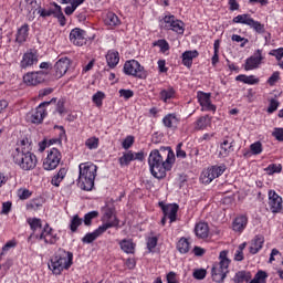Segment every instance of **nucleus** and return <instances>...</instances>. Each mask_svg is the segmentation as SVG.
<instances>
[{"instance_id": "nucleus-1", "label": "nucleus", "mask_w": 283, "mask_h": 283, "mask_svg": "<svg viewBox=\"0 0 283 283\" xmlns=\"http://www.w3.org/2000/svg\"><path fill=\"white\" fill-rule=\"evenodd\" d=\"M176 163V154L171 147H160V149H154L148 156V165L151 176L158 180L167 176V171H171L174 164Z\"/></svg>"}, {"instance_id": "nucleus-2", "label": "nucleus", "mask_w": 283, "mask_h": 283, "mask_svg": "<svg viewBox=\"0 0 283 283\" xmlns=\"http://www.w3.org/2000/svg\"><path fill=\"white\" fill-rule=\"evenodd\" d=\"M78 169H80V175H78L77 185L84 191H92V189H94V180H96L98 166L87 161V163L80 164Z\"/></svg>"}, {"instance_id": "nucleus-3", "label": "nucleus", "mask_w": 283, "mask_h": 283, "mask_svg": "<svg viewBox=\"0 0 283 283\" xmlns=\"http://www.w3.org/2000/svg\"><path fill=\"white\" fill-rule=\"evenodd\" d=\"M74 254L72 252L59 249L55 254L51 258L49 269L54 275H61L62 271H65L72 266Z\"/></svg>"}, {"instance_id": "nucleus-4", "label": "nucleus", "mask_w": 283, "mask_h": 283, "mask_svg": "<svg viewBox=\"0 0 283 283\" xmlns=\"http://www.w3.org/2000/svg\"><path fill=\"white\" fill-rule=\"evenodd\" d=\"M229 251L223 250L219 254V262L214 263L211 269L212 282L221 283L227 280V274L229 273V264L231 260L229 259Z\"/></svg>"}, {"instance_id": "nucleus-5", "label": "nucleus", "mask_w": 283, "mask_h": 283, "mask_svg": "<svg viewBox=\"0 0 283 283\" xmlns=\"http://www.w3.org/2000/svg\"><path fill=\"white\" fill-rule=\"evenodd\" d=\"M13 163L20 167L23 171H32L36 167V155L29 150H14Z\"/></svg>"}, {"instance_id": "nucleus-6", "label": "nucleus", "mask_w": 283, "mask_h": 283, "mask_svg": "<svg viewBox=\"0 0 283 283\" xmlns=\"http://www.w3.org/2000/svg\"><path fill=\"white\" fill-rule=\"evenodd\" d=\"M52 103H56L55 97H53L49 102H42L38 107L30 111L27 114L28 123H32L33 125H41V123H43V119L45 118V116H48V111L45 109V107H48V105H52Z\"/></svg>"}, {"instance_id": "nucleus-7", "label": "nucleus", "mask_w": 283, "mask_h": 283, "mask_svg": "<svg viewBox=\"0 0 283 283\" xmlns=\"http://www.w3.org/2000/svg\"><path fill=\"white\" fill-rule=\"evenodd\" d=\"M233 23L249 25V28H252V30H254V32H258V34H264L265 32L264 24H262L260 21H255L253 18H251V14L248 13L234 17Z\"/></svg>"}, {"instance_id": "nucleus-8", "label": "nucleus", "mask_w": 283, "mask_h": 283, "mask_svg": "<svg viewBox=\"0 0 283 283\" xmlns=\"http://www.w3.org/2000/svg\"><path fill=\"white\" fill-rule=\"evenodd\" d=\"M227 171V166L220 165V166H212L208 169L203 170L200 177V180L203 185H210V182H213L216 178H220L222 174Z\"/></svg>"}, {"instance_id": "nucleus-9", "label": "nucleus", "mask_w": 283, "mask_h": 283, "mask_svg": "<svg viewBox=\"0 0 283 283\" xmlns=\"http://www.w3.org/2000/svg\"><path fill=\"white\" fill-rule=\"evenodd\" d=\"M124 74L136 78H145V67L140 65L139 61L129 60L124 64Z\"/></svg>"}, {"instance_id": "nucleus-10", "label": "nucleus", "mask_w": 283, "mask_h": 283, "mask_svg": "<svg viewBox=\"0 0 283 283\" xmlns=\"http://www.w3.org/2000/svg\"><path fill=\"white\" fill-rule=\"evenodd\" d=\"M61 151L57 148H51L48 150L46 158L43 161V169L52 171L56 169L61 163Z\"/></svg>"}, {"instance_id": "nucleus-11", "label": "nucleus", "mask_w": 283, "mask_h": 283, "mask_svg": "<svg viewBox=\"0 0 283 283\" xmlns=\"http://www.w3.org/2000/svg\"><path fill=\"white\" fill-rule=\"evenodd\" d=\"M134 160H139L143 163V160H145V151L140 150L138 153H133L132 150H128L123 153V156L119 157L118 163L120 167H129L130 163Z\"/></svg>"}, {"instance_id": "nucleus-12", "label": "nucleus", "mask_w": 283, "mask_h": 283, "mask_svg": "<svg viewBox=\"0 0 283 283\" xmlns=\"http://www.w3.org/2000/svg\"><path fill=\"white\" fill-rule=\"evenodd\" d=\"M69 39L73 45L82 48L87 43V32L81 28L72 29L69 35Z\"/></svg>"}, {"instance_id": "nucleus-13", "label": "nucleus", "mask_w": 283, "mask_h": 283, "mask_svg": "<svg viewBox=\"0 0 283 283\" xmlns=\"http://www.w3.org/2000/svg\"><path fill=\"white\" fill-rule=\"evenodd\" d=\"M264 57L262 56V50L258 49L254 54L245 60L244 70L251 72V70H258L262 65Z\"/></svg>"}, {"instance_id": "nucleus-14", "label": "nucleus", "mask_w": 283, "mask_h": 283, "mask_svg": "<svg viewBox=\"0 0 283 283\" xmlns=\"http://www.w3.org/2000/svg\"><path fill=\"white\" fill-rule=\"evenodd\" d=\"M199 105L202 107V112H216L217 107L211 103V93H205L199 91L197 93Z\"/></svg>"}, {"instance_id": "nucleus-15", "label": "nucleus", "mask_w": 283, "mask_h": 283, "mask_svg": "<svg viewBox=\"0 0 283 283\" xmlns=\"http://www.w3.org/2000/svg\"><path fill=\"white\" fill-rule=\"evenodd\" d=\"M39 240H43L45 244H56L59 242V235L54 233V229L49 223H45L39 235Z\"/></svg>"}, {"instance_id": "nucleus-16", "label": "nucleus", "mask_w": 283, "mask_h": 283, "mask_svg": "<svg viewBox=\"0 0 283 283\" xmlns=\"http://www.w3.org/2000/svg\"><path fill=\"white\" fill-rule=\"evenodd\" d=\"M268 197H269V207L272 213H280V211H282V202H283L280 195H277L275 190H269Z\"/></svg>"}, {"instance_id": "nucleus-17", "label": "nucleus", "mask_w": 283, "mask_h": 283, "mask_svg": "<svg viewBox=\"0 0 283 283\" xmlns=\"http://www.w3.org/2000/svg\"><path fill=\"white\" fill-rule=\"evenodd\" d=\"M159 206L161 207L164 216L170 220V224L176 222L180 207L177 203L164 205L163 202H159Z\"/></svg>"}, {"instance_id": "nucleus-18", "label": "nucleus", "mask_w": 283, "mask_h": 283, "mask_svg": "<svg viewBox=\"0 0 283 283\" xmlns=\"http://www.w3.org/2000/svg\"><path fill=\"white\" fill-rule=\"evenodd\" d=\"M25 85H39L45 81V73L43 71L29 72L23 76Z\"/></svg>"}, {"instance_id": "nucleus-19", "label": "nucleus", "mask_w": 283, "mask_h": 283, "mask_svg": "<svg viewBox=\"0 0 283 283\" xmlns=\"http://www.w3.org/2000/svg\"><path fill=\"white\" fill-rule=\"evenodd\" d=\"M54 70H55V76H57V78H62V76H65V74H67V70H70V59L61 57L55 63Z\"/></svg>"}, {"instance_id": "nucleus-20", "label": "nucleus", "mask_w": 283, "mask_h": 283, "mask_svg": "<svg viewBox=\"0 0 283 283\" xmlns=\"http://www.w3.org/2000/svg\"><path fill=\"white\" fill-rule=\"evenodd\" d=\"M262 247H264V235L256 234L250 242L249 251L252 255H255L262 251Z\"/></svg>"}, {"instance_id": "nucleus-21", "label": "nucleus", "mask_w": 283, "mask_h": 283, "mask_svg": "<svg viewBox=\"0 0 283 283\" xmlns=\"http://www.w3.org/2000/svg\"><path fill=\"white\" fill-rule=\"evenodd\" d=\"M34 63H39V55H36L34 52H27L22 56L20 67L25 70L27 67H32Z\"/></svg>"}, {"instance_id": "nucleus-22", "label": "nucleus", "mask_w": 283, "mask_h": 283, "mask_svg": "<svg viewBox=\"0 0 283 283\" xmlns=\"http://www.w3.org/2000/svg\"><path fill=\"white\" fill-rule=\"evenodd\" d=\"M233 138H226L223 139V142L220 145V151H219V156L221 158H227L229 156V154H231V151H233Z\"/></svg>"}, {"instance_id": "nucleus-23", "label": "nucleus", "mask_w": 283, "mask_h": 283, "mask_svg": "<svg viewBox=\"0 0 283 283\" xmlns=\"http://www.w3.org/2000/svg\"><path fill=\"white\" fill-rule=\"evenodd\" d=\"M120 61V55L116 50H109L106 54V63L111 70H114Z\"/></svg>"}, {"instance_id": "nucleus-24", "label": "nucleus", "mask_w": 283, "mask_h": 283, "mask_svg": "<svg viewBox=\"0 0 283 283\" xmlns=\"http://www.w3.org/2000/svg\"><path fill=\"white\" fill-rule=\"evenodd\" d=\"M29 35H30V25L28 23H24L17 31V35H15L17 43H25L28 41Z\"/></svg>"}, {"instance_id": "nucleus-25", "label": "nucleus", "mask_w": 283, "mask_h": 283, "mask_svg": "<svg viewBox=\"0 0 283 283\" xmlns=\"http://www.w3.org/2000/svg\"><path fill=\"white\" fill-rule=\"evenodd\" d=\"M248 222H249V219H247L245 216L237 217L232 223L233 231H237L238 233H242V231L247 229Z\"/></svg>"}, {"instance_id": "nucleus-26", "label": "nucleus", "mask_w": 283, "mask_h": 283, "mask_svg": "<svg viewBox=\"0 0 283 283\" xmlns=\"http://www.w3.org/2000/svg\"><path fill=\"white\" fill-rule=\"evenodd\" d=\"M198 54L197 50L185 51L182 53V65H185V67H191V65H193V59H198Z\"/></svg>"}, {"instance_id": "nucleus-27", "label": "nucleus", "mask_w": 283, "mask_h": 283, "mask_svg": "<svg viewBox=\"0 0 283 283\" xmlns=\"http://www.w3.org/2000/svg\"><path fill=\"white\" fill-rule=\"evenodd\" d=\"M195 233L197 238L205 240V238H209V224L206 222H199L195 227Z\"/></svg>"}, {"instance_id": "nucleus-28", "label": "nucleus", "mask_w": 283, "mask_h": 283, "mask_svg": "<svg viewBox=\"0 0 283 283\" xmlns=\"http://www.w3.org/2000/svg\"><path fill=\"white\" fill-rule=\"evenodd\" d=\"M235 81L240 83H244L245 85H258L260 83V78L255 77V75H245L240 74L235 77Z\"/></svg>"}, {"instance_id": "nucleus-29", "label": "nucleus", "mask_w": 283, "mask_h": 283, "mask_svg": "<svg viewBox=\"0 0 283 283\" xmlns=\"http://www.w3.org/2000/svg\"><path fill=\"white\" fill-rule=\"evenodd\" d=\"M102 222H103V224L98 227V229L102 233H105V231H107V229H114L120 224V221L118 220V218L106 219Z\"/></svg>"}, {"instance_id": "nucleus-30", "label": "nucleus", "mask_w": 283, "mask_h": 283, "mask_svg": "<svg viewBox=\"0 0 283 283\" xmlns=\"http://www.w3.org/2000/svg\"><path fill=\"white\" fill-rule=\"evenodd\" d=\"M52 6L53 7L49 9H40V17H42L43 19H45V17H56V12H59V8H61V6L56 4V2H53Z\"/></svg>"}, {"instance_id": "nucleus-31", "label": "nucleus", "mask_w": 283, "mask_h": 283, "mask_svg": "<svg viewBox=\"0 0 283 283\" xmlns=\"http://www.w3.org/2000/svg\"><path fill=\"white\" fill-rule=\"evenodd\" d=\"M102 234L103 232L99 228H97L95 231L86 233L82 239V242L83 244H92V242H94L97 238H101Z\"/></svg>"}, {"instance_id": "nucleus-32", "label": "nucleus", "mask_w": 283, "mask_h": 283, "mask_svg": "<svg viewBox=\"0 0 283 283\" xmlns=\"http://www.w3.org/2000/svg\"><path fill=\"white\" fill-rule=\"evenodd\" d=\"M119 247L124 253L133 254L136 251V244L132 240L124 239L119 242Z\"/></svg>"}, {"instance_id": "nucleus-33", "label": "nucleus", "mask_w": 283, "mask_h": 283, "mask_svg": "<svg viewBox=\"0 0 283 283\" xmlns=\"http://www.w3.org/2000/svg\"><path fill=\"white\" fill-rule=\"evenodd\" d=\"M232 280H233L234 283L250 282L251 272H249V271H239V272L235 273V275Z\"/></svg>"}, {"instance_id": "nucleus-34", "label": "nucleus", "mask_w": 283, "mask_h": 283, "mask_svg": "<svg viewBox=\"0 0 283 283\" xmlns=\"http://www.w3.org/2000/svg\"><path fill=\"white\" fill-rule=\"evenodd\" d=\"M163 123L168 129H174V127H178V117L174 114H168L163 118Z\"/></svg>"}, {"instance_id": "nucleus-35", "label": "nucleus", "mask_w": 283, "mask_h": 283, "mask_svg": "<svg viewBox=\"0 0 283 283\" xmlns=\"http://www.w3.org/2000/svg\"><path fill=\"white\" fill-rule=\"evenodd\" d=\"M67 176V169L61 168L59 172L52 178L51 185L54 187H60L61 182H63V179Z\"/></svg>"}, {"instance_id": "nucleus-36", "label": "nucleus", "mask_w": 283, "mask_h": 283, "mask_svg": "<svg viewBox=\"0 0 283 283\" xmlns=\"http://www.w3.org/2000/svg\"><path fill=\"white\" fill-rule=\"evenodd\" d=\"M104 21L106 25H111V28L120 25V19H118V15H116L114 12H108Z\"/></svg>"}, {"instance_id": "nucleus-37", "label": "nucleus", "mask_w": 283, "mask_h": 283, "mask_svg": "<svg viewBox=\"0 0 283 283\" xmlns=\"http://www.w3.org/2000/svg\"><path fill=\"white\" fill-rule=\"evenodd\" d=\"M159 96L164 103H167V101H171V98L176 96V90H174L171 86L166 90H161Z\"/></svg>"}, {"instance_id": "nucleus-38", "label": "nucleus", "mask_w": 283, "mask_h": 283, "mask_svg": "<svg viewBox=\"0 0 283 283\" xmlns=\"http://www.w3.org/2000/svg\"><path fill=\"white\" fill-rule=\"evenodd\" d=\"M43 207V198H35L27 203L28 211H39Z\"/></svg>"}, {"instance_id": "nucleus-39", "label": "nucleus", "mask_w": 283, "mask_h": 283, "mask_svg": "<svg viewBox=\"0 0 283 283\" xmlns=\"http://www.w3.org/2000/svg\"><path fill=\"white\" fill-rule=\"evenodd\" d=\"M211 125V117L208 115L199 117L196 122V129H207Z\"/></svg>"}, {"instance_id": "nucleus-40", "label": "nucleus", "mask_w": 283, "mask_h": 283, "mask_svg": "<svg viewBox=\"0 0 283 283\" xmlns=\"http://www.w3.org/2000/svg\"><path fill=\"white\" fill-rule=\"evenodd\" d=\"M169 30H172V32H176L177 34H185V22L175 18Z\"/></svg>"}, {"instance_id": "nucleus-41", "label": "nucleus", "mask_w": 283, "mask_h": 283, "mask_svg": "<svg viewBox=\"0 0 283 283\" xmlns=\"http://www.w3.org/2000/svg\"><path fill=\"white\" fill-rule=\"evenodd\" d=\"M82 3H85V0H72L71 6H67L64 9L65 14L67 17H70L71 14H74V12L76 11V8H78V6H82Z\"/></svg>"}, {"instance_id": "nucleus-42", "label": "nucleus", "mask_w": 283, "mask_h": 283, "mask_svg": "<svg viewBox=\"0 0 283 283\" xmlns=\"http://www.w3.org/2000/svg\"><path fill=\"white\" fill-rule=\"evenodd\" d=\"M28 224L33 233L36 232L38 229H43V223L39 218H29Z\"/></svg>"}, {"instance_id": "nucleus-43", "label": "nucleus", "mask_w": 283, "mask_h": 283, "mask_svg": "<svg viewBox=\"0 0 283 283\" xmlns=\"http://www.w3.org/2000/svg\"><path fill=\"white\" fill-rule=\"evenodd\" d=\"M81 224H83V219H81V217H78V214L73 216L71 223H70V229H71L72 233H76V231H78V227H81Z\"/></svg>"}, {"instance_id": "nucleus-44", "label": "nucleus", "mask_w": 283, "mask_h": 283, "mask_svg": "<svg viewBox=\"0 0 283 283\" xmlns=\"http://www.w3.org/2000/svg\"><path fill=\"white\" fill-rule=\"evenodd\" d=\"M189 241L186 238H181L177 243V250L179 253H189Z\"/></svg>"}, {"instance_id": "nucleus-45", "label": "nucleus", "mask_w": 283, "mask_h": 283, "mask_svg": "<svg viewBox=\"0 0 283 283\" xmlns=\"http://www.w3.org/2000/svg\"><path fill=\"white\" fill-rule=\"evenodd\" d=\"M266 277H269V274L262 270L258 271L254 275L253 280L250 281V283H266Z\"/></svg>"}, {"instance_id": "nucleus-46", "label": "nucleus", "mask_w": 283, "mask_h": 283, "mask_svg": "<svg viewBox=\"0 0 283 283\" xmlns=\"http://www.w3.org/2000/svg\"><path fill=\"white\" fill-rule=\"evenodd\" d=\"M153 48H159L160 52L165 54V52H168L169 50V42L165 39L157 40L153 42Z\"/></svg>"}, {"instance_id": "nucleus-47", "label": "nucleus", "mask_w": 283, "mask_h": 283, "mask_svg": "<svg viewBox=\"0 0 283 283\" xmlns=\"http://www.w3.org/2000/svg\"><path fill=\"white\" fill-rule=\"evenodd\" d=\"M15 151H32V144L30 143V139H22L20 142V146L15 148Z\"/></svg>"}, {"instance_id": "nucleus-48", "label": "nucleus", "mask_w": 283, "mask_h": 283, "mask_svg": "<svg viewBox=\"0 0 283 283\" xmlns=\"http://www.w3.org/2000/svg\"><path fill=\"white\" fill-rule=\"evenodd\" d=\"M94 218H98V211L94 210V211L87 212L84 216L85 227H92V220H94Z\"/></svg>"}, {"instance_id": "nucleus-49", "label": "nucleus", "mask_w": 283, "mask_h": 283, "mask_svg": "<svg viewBox=\"0 0 283 283\" xmlns=\"http://www.w3.org/2000/svg\"><path fill=\"white\" fill-rule=\"evenodd\" d=\"M176 20V15H166L163 20H161V27L164 30H169L174 23V21Z\"/></svg>"}, {"instance_id": "nucleus-50", "label": "nucleus", "mask_w": 283, "mask_h": 283, "mask_svg": "<svg viewBox=\"0 0 283 283\" xmlns=\"http://www.w3.org/2000/svg\"><path fill=\"white\" fill-rule=\"evenodd\" d=\"M265 171L269 174V176H273V174H281L282 165L271 164L265 168Z\"/></svg>"}, {"instance_id": "nucleus-51", "label": "nucleus", "mask_w": 283, "mask_h": 283, "mask_svg": "<svg viewBox=\"0 0 283 283\" xmlns=\"http://www.w3.org/2000/svg\"><path fill=\"white\" fill-rule=\"evenodd\" d=\"M98 137H90L85 142V146L87 147V149H98Z\"/></svg>"}, {"instance_id": "nucleus-52", "label": "nucleus", "mask_w": 283, "mask_h": 283, "mask_svg": "<svg viewBox=\"0 0 283 283\" xmlns=\"http://www.w3.org/2000/svg\"><path fill=\"white\" fill-rule=\"evenodd\" d=\"M250 151L254 156H260V154L263 151L262 143L261 142H255V143L251 144L250 145Z\"/></svg>"}, {"instance_id": "nucleus-53", "label": "nucleus", "mask_w": 283, "mask_h": 283, "mask_svg": "<svg viewBox=\"0 0 283 283\" xmlns=\"http://www.w3.org/2000/svg\"><path fill=\"white\" fill-rule=\"evenodd\" d=\"M55 112H57L60 116H65V114H67V109H65V99L57 101Z\"/></svg>"}, {"instance_id": "nucleus-54", "label": "nucleus", "mask_w": 283, "mask_h": 283, "mask_svg": "<svg viewBox=\"0 0 283 283\" xmlns=\"http://www.w3.org/2000/svg\"><path fill=\"white\" fill-rule=\"evenodd\" d=\"M54 18L57 19V21L62 28L66 25L67 21L65 19V14H63L61 7L57 8V12L55 13Z\"/></svg>"}, {"instance_id": "nucleus-55", "label": "nucleus", "mask_w": 283, "mask_h": 283, "mask_svg": "<svg viewBox=\"0 0 283 283\" xmlns=\"http://www.w3.org/2000/svg\"><path fill=\"white\" fill-rule=\"evenodd\" d=\"M14 247H17V241L15 240H11L8 241L3 247H2V252L0 254V260L2 255H6V253H8V251H10V249H14Z\"/></svg>"}, {"instance_id": "nucleus-56", "label": "nucleus", "mask_w": 283, "mask_h": 283, "mask_svg": "<svg viewBox=\"0 0 283 283\" xmlns=\"http://www.w3.org/2000/svg\"><path fill=\"white\" fill-rule=\"evenodd\" d=\"M103 98H105V93L98 91L96 94L93 95V103H95L97 107H101V105H103Z\"/></svg>"}, {"instance_id": "nucleus-57", "label": "nucleus", "mask_w": 283, "mask_h": 283, "mask_svg": "<svg viewBox=\"0 0 283 283\" xmlns=\"http://www.w3.org/2000/svg\"><path fill=\"white\" fill-rule=\"evenodd\" d=\"M279 107H280V102L275 98H271L268 107V114H273V112H277Z\"/></svg>"}, {"instance_id": "nucleus-58", "label": "nucleus", "mask_w": 283, "mask_h": 283, "mask_svg": "<svg viewBox=\"0 0 283 283\" xmlns=\"http://www.w3.org/2000/svg\"><path fill=\"white\" fill-rule=\"evenodd\" d=\"M192 276L195 277V280H205L207 277V270L197 269L193 271Z\"/></svg>"}, {"instance_id": "nucleus-59", "label": "nucleus", "mask_w": 283, "mask_h": 283, "mask_svg": "<svg viewBox=\"0 0 283 283\" xmlns=\"http://www.w3.org/2000/svg\"><path fill=\"white\" fill-rule=\"evenodd\" d=\"M272 136L275 140H279V143H283V128L275 127L272 132Z\"/></svg>"}, {"instance_id": "nucleus-60", "label": "nucleus", "mask_w": 283, "mask_h": 283, "mask_svg": "<svg viewBox=\"0 0 283 283\" xmlns=\"http://www.w3.org/2000/svg\"><path fill=\"white\" fill-rule=\"evenodd\" d=\"M232 41H234L235 43H241L240 48H244V45H247V43H249V39L242 38L239 34H233L231 36Z\"/></svg>"}, {"instance_id": "nucleus-61", "label": "nucleus", "mask_w": 283, "mask_h": 283, "mask_svg": "<svg viewBox=\"0 0 283 283\" xmlns=\"http://www.w3.org/2000/svg\"><path fill=\"white\" fill-rule=\"evenodd\" d=\"M280 81V72L275 71L269 78H268V84L270 87H273L275 83Z\"/></svg>"}, {"instance_id": "nucleus-62", "label": "nucleus", "mask_w": 283, "mask_h": 283, "mask_svg": "<svg viewBox=\"0 0 283 283\" xmlns=\"http://www.w3.org/2000/svg\"><path fill=\"white\" fill-rule=\"evenodd\" d=\"M270 56H275L276 61H282L283 59V48L274 49L270 51Z\"/></svg>"}, {"instance_id": "nucleus-63", "label": "nucleus", "mask_w": 283, "mask_h": 283, "mask_svg": "<svg viewBox=\"0 0 283 283\" xmlns=\"http://www.w3.org/2000/svg\"><path fill=\"white\" fill-rule=\"evenodd\" d=\"M134 145V136L128 135L122 143L123 149H129Z\"/></svg>"}, {"instance_id": "nucleus-64", "label": "nucleus", "mask_w": 283, "mask_h": 283, "mask_svg": "<svg viewBox=\"0 0 283 283\" xmlns=\"http://www.w3.org/2000/svg\"><path fill=\"white\" fill-rule=\"evenodd\" d=\"M32 196V192L28 189L18 190V197L20 200H28Z\"/></svg>"}]
</instances>
